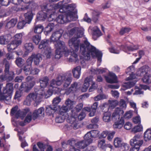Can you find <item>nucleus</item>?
<instances>
[{
    "label": "nucleus",
    "mask_w": 151,
    "mask_h": 151,
    "mask_svg": "<svg viewBox=\"0 0 151 151\" xmlns=\"http://www.w3.org/2000/svg\"><path fill=\"white\" fill-rule=\"evenodd\" d=\"M43 27L41 24L35 25L34 27V31L35 33L40 34L43 31Z\"/></svg>",
    "instance_id": "nucleus-30"
},
{
    "label": "nucleus",
    "mask_w": 151,
    "mask_h": 151,
    "mask_svg": "<svg viewBox=\"0 0 151 151\" xmlns=\"http://www.w3.org/2000/svg\"><path fill=\"white\" fill-rule=\"evenodd\" d=\"M150 76L149 74L145 75L142 79L143 82L146 83H149L150 81Z\"/></svg>",
    "instance_id": "nucleus-61"
},
{
    "label": "nucleus",
    "mask_w": 151,
    "mask_h": 151,
    "mask_svg": "<svg viewBox=\"0 0 151 151\" xmlns=\"http://www.w3.org/2000/svg\"><path fill=\"white\" fill-rule=\"evenodd\" d=\"M63 33V31L59 30L54 32L50 37V41L54 43L58 41L59 39L61 37Z\"/></svg>",
    "instance_id": "nucleus-16"
},
{
    "label": "nucleus",
    "mask_w": 151,
    "mask_h": 151,
    "mask_svg": "<svg viewBox=\"0 0 151 151\" xmlns=\"http://www.w3.org/2000/svg\"><path fill=\"white\" fill-rule=\"evenodd\" d=\"M90 132L93 138H95L99 136V131L98 130H93Z\"/></svg>",
    "instance_id": "nucleus-52"
},
{
    "label": "nucleus",
    "mask_w": 151,
    "mask_h": 151,
    "mask_svg": "<svg viewBox=\"0 0 151 151\" xmlns=\"http://www.w3.org/2000/svg\"><path fill=\"white\" fill-rule=\"evenodd\" d=\"M44 114V109L41 107L37 110H36L33 113L32 119L35 120L39 116H43Z\"/></svg>",
    "instance_id": "nucleus-19"
},
{
    "label": "nucleus",
    "mask_w": 151,
    "mask_h": 151,
    "mask_svg": "<svg viewBox=\"0 0 151 151\" xmlns=\"http://www.w3.org/2000/svg\"><path fill=\"white\" fill-rule=\"evenodd\" d=\"M106 98V96L104 95H99L94 98V99L96 101H98L101 100L102 99Z\"/></svg>",
    "instance_id": "nucleus-64"
},
{
    "label": "nucleus",
    "mask_w": 151,
    "mask_h": 151,
    "mask_svg": "<svg viewBox=\"0 0 151 151\" xmlns=\"http://www.w3.org/2000/svg\"><path fill=\"white\" fill-rule=\"evenodd\" d=\"M122 139L119 137H117L115 138L114 140V145L116 147H121L122 144Z\"/></svg>",
    "instance_id": "nucleus-37"
},
{
    "label": "nucleus",
    "mask_w": 151,
    "mask_h": 151,
    "mask_svg": "<svg viewBox=\"0 0 151 151\" xmlns=\"http://www.w3.org/2000/svg\"><path fill=\"white\" fill-rule=\"evenodd\" d=\"M100 13L98 11H94L92 13V20L95 22H97Z\"/></svg>",
    "instance_id": "nucleus-40"
},
{
    "label": "nucleus",
    "mask_w": 151,
    "mask_h": 151,
    "mask_svg": "<svg viewBox=\"0 0 151 151\" xmlns=\"http://www.w3.org/2000/svg\"><path fill=\"white\" fill-rule=\"evenodd\" d=\"M56 80L52 79L50 82V86L52 88H56L57 86L63 84L65 88H67L70 84L72 80V74L70 73L59 75L56 78Z\"/></svg>",
    "instance_id": "nucleus-3"
},
{
    "label": "nucleus",
    "mask_w": 151,
    "mask_h": 151,
    "mask_svg": "<svg viewBox=\"0 0 151 151\" xmlns=\"http://www.w3.org/2000/svg\"><path fill=\"white\" fill-rule=\"evenodd\" d=\"M83 29L81 28L75 27L71 29L70 31V35L74 34L77 37H72L70 39L68 42L69 47L73 50V51L71 52V57L69 58V61L72 62L74 60L77 61L78 59L77 55L74 51H78L79 50L80 43L79 38L82 37L83 35Z\"/></svg>",
    "instance_id": "nucleus-1"
},
{
    "label": "nucleus",
    "mask_w": 151,
    "mask_h": 151,
    "mask_svg": "<svg viewBox=\"0 0 151 151\" xmlns=\"http://www.w3.org/2000/svg\"><path fill=\"white\" fill-rule=\"evenodd\" d=\"M89 144H88L87 142L84 140L77 142L76 147L80 149H83Z\"/></svg>",
    "instance_id": "nucleus-34"
},
{
    "label": "nucleus",
    "mask_w": 151,
    "mask_h": 151,
    "mask_svg": "<svg viewBox=\"0 0 151 151\" xmlns=\"http://www.w3.org/2000/svg\"><path fill=\"white\" fill-rule=\"evenodd\" d=\"M143 142V140L141 139L140 135H136L130 141V145L131 146L135 147L139 149Z\"/></svg>",
    "instance_id": "nucleus-12"
},
{
    "label": "nucleus",
    "mask_w": 151,
    "mask_h": 151,
    "mask_svg": "<svg viewBox=\"0 0 151 151\" xmlns=\"http://www.w3.org/2000/svg\"><path fill=\"white\" fill-rule=\"evenodd\" d=\"M55 24L53 23H49L45 29L44 32L45 35H47L52 31L54 27Z\"/></svg>",
    "instance_id": "nucleus-28"
},
{
    "label": "nucleus",
    "mask_w": 151,
    "mask_h": 151,
    "mask_svg": "<svg viewBox=\"0 0 151 151\" xmlns=\"http://www.w3.org/2000/svg\"><path fill=\"white\" fill-rule=\"evenodd\" d=\"M34 77L32 76H29L26 78V82H22L20 86L21 88H23L24 91L27 92L33 87L35 81H33Z\"/></svg>",
    "instance_id": "nucleus-11"
},
{
    "label": "nucleus",
    "mask_w": 151,
    "mask_h": 151,
    "mask_svg": "<svg viewBox=\"0 0 151 151\" xmlns=\"http://www.w3.org/2000/svg\"><path fill=\"white\" fill-rule=\"evenodd\" d=\"M50 4L53 6V7L54 9L55 12V9L62 7L63 4V1H60L57 4H52L50 3Z\"/></svg>",
    "instance_id": "nucleus-59"
},
{
    "label": "nucleus",
    "mask_w": 151,
    "mask_h": 151,
    "mask_svg": "<svg viewBox=\"0 0 151 151\" xmlns=\"http://www.w3.org/2000/svg\"><path fill=\"white\" fill-rule=\"evenodd\" d=\"M81 67L80 66H78L73 70V74L75 78H79L81 73Z\"/></svg>",
    "instance_id": "nucleus-25"
},
{
    "label": "nucleus",
    "mask_w": 151,
    "mask_h": 151,
    "mask_svg": "<svg viewBox=\"0 0 151 151\" xmlns=\"http://www.w3.org/2000/svg\"><path fill=\"white\" fill-rule=\"evenodd\" d=\"M22 35L21 33L16 34L14 36V40L13 41L14 43H16L17 45H19L22 42L21 39Z\"/></svg>",
    "instance_id": "nucleus-26"
},
{
    "label": "nucleus",
    "mask_w": 151,
    "mask_h": 151,
    "mask_svg": "<svg viewBox=\"0 0 151 151\" xmlns=\"http://www.w3.org/2000/svg\"><path fill=\"white\" fill-rule=\"evenodd\" d=\"M13 84L12 83L6 84V86L3 88V94H0L1 101H4L7 104L10 102L13 92Z\"/></svg>",
    "instance_id": "nucleus-6"
},
{
    "label": "nucleus",
    "mask_w": 151,
    "mask_h": 151,
    "mask_svg": "<svg viewBox=\"0 0 151 151\" xmlns=\"http://www.w3.org/2000/svg\"><path fill=\"white\" fill-rule=\"evenodd\" d=\"M131 30L130 28L123 27L120 29L119 34L121 35H123L125 33H128Z\"/></svg>",
    "instance_id": "nucleus-50"
},
{
    "label": "nucleus",
    "mask_w": 151,
    "mask_h": 151,
    "mask_svg": "<svg viewBox=\"0 0 151 151\" xmlns=\"http://www.w3.org/2000/svg\"><path fill=\"white\" fill-rule=\"evenodd\" d=\"M73 13L69 12L59 15L56 20L58 23L63 24L73 20Z\"/></svg>",
    "instance_id": "nucleus-10"
},
{
    "label": "nucleus",
    "mask_w": 151,
    "mask_h": 151,
    "mask_svg": "<svg viewBox=\"0 0 151 151\" xmlns=\"http://www.w3.org/2000/svg\"><path fill=\"white\" fill-rule=\"evenodd\" d=\"M26 22L24 20H23L21 22H18L17 27L19 29H22L25 25Z\"/></svg>",
    "instance_id": "nucleus-63"
},
{
    "label": "nucleus",
    "mask_w": 151,
    "mask_h": 151,
    "mask_svg": "<svg viewBox=\"0 0 151 151\" xmlns=\"http://www.w3.org/2000/svg\"><path fill=\"white\" fill-rule=\"evenodd\" d=\"M57 107L55 106H47L46 108V112L48 115H50L53 113L55 110H57Z\"/></svg>",
    "instance_id": "nucleus-29"
},
{
    "label": "nucleus",
    "mask_w": 151,
    "mask_h": 151,
    "mask_svg": "<svg viewBox=\"0 0 151 151\" xmlns=\"http://www.w3.org/2000/svg\"><path fill=\"white\" fill-rule=\"evenodd\" d=\"M136 83V81H132L125 83L123 85V87L126 89H128L133 86Z\"/></svg>",
    "instance_id": "nucleus-42"
},
{
    "label": "nucleus",
    "mask_w": 151,
    "mask_h": 151,
    "mask_svg": "<svg viewBox=\"0 0 151 151\" xmlns=\"http://www.w3.org/2000/svg\"><path fill=\"white\" fill-rule=\"evenodd\" d=\"M41 36L38 35L33 36L32 38V41L36 45H37L41 40Z\"/></svg>",
    "instance_id": "nucleus-46"
},
{
    "label": "nucleus",
    "mask_w": 151,
    "mask_h": 151,
    "mask_svg": "<svg viewBox=\"0 0 151 151\" xmlns=\"http://www.w3.org/2000/svg\"><path fill=\"white\" fill-rule=\"evenodd\" d=\"M121 149L122 151H125L128 150L129 148V146L128 144L126 143H123L121 147Z\"/></svg>",
    "instance_id": "nucleus-60"
},
{
    "label": "nucleus",
    "mask_w": 151,
    "mask_h": 151,
    "mask_svg": "<svg viewBox=\"0 0 151 151\" xmlns=\"http://www.w3.org/2000/svg\"><path fill=\"white\" fill-rule=\"evenodd\" d=\"M41 11L37 14V19L39 20L44 21L48 17L49 19L55 13L53 6L50 3L41 6Z\"/></svg>",
    "instance_id": "nucleus-4"
},
{
    "label": "nucleus",
    "mask_w": 151,
    "mask_h": 151,
    "mask_svg": "<svg viewBox=\"0 0 151 151\" xmlns=\"http://www.w3.org/2000/svg\"><path fill=\"white\" fill-rule=\"evenodd\" d=\"M49 40L44 39L42 40L39 45V48L43 51V54L47 58H50L52 55V50L49 46Z\"/></svg>",
    "instance_id": "nucleus-9"
},
{
    "label": "nucleus",
    "mask_w": 151,
    "mask_h": 151,
    "mask_svg": "<svg viewBox=\"0 0 151 151\" xmlns=\"http://www.w3.org/2000/svg\"><path fill=\"white\" fill-rule=\"evenodd\" d=\"M109 102L110 104V106L114 108L118 104V102L117 100H109Z\"/></svg>",
    "instance_id": "nucleus-56"
},
{
    "label": "nucleus",
    "mask_w": 151,
    "mask_h": 151,
    "mask_svg": "<svg viewBox=\"0 0 151 151\" xmlns=\"http://www.w3.org/2000/svg\"><path fill=\"white\" fill-rule=\"evenodd\" d=\"M42 59L41 54H35L34 53H33L31 56L27 59V61H30L32 62V61H33L35 65H38Z\"/></svg>",
    "instance_id": "nucleus-15"
},
{
    "label": "nucleus",
    "mask_w": 151,
    "mask_h": 151,
    "mask_svg": "<svg viewBox=\"0 0 151 151\" xmlns=\"http://www.w3.org/2000/svg\"><path fill=\"white\" fill-rule=\"evenodd\" d=\"M132 111H129L127 112L124 116V117L125 119H129L131 118L132 116Z\"/></svg>",
    "instance_id": "nucleus-62"
},
{
    "label": "nucleus",
    "mask_w": 151,
    "mask_h": 151,
    "mask_svg": "<svg viewBox=\"0 0 151 151\" xmlns=\"http://www.w3.org/2000/svg\"><path fill=\"white\" fill-rule=\"evenodd\" d=\"M80 51L85 60H89L91 55L93 57H97L99 61L101 62V61L102 54L101 52L91 45L87 40L84 41L83 43L80 45Z\"/></svg>",
    "instance_id": "nucleus-2"
},
{
    "label": "nucleus",
    "mask_w": 151,
    "mask_h": 151,
    "mask_svg": "<svg viewBox=\"0 0 151 151\" xmlns=\"http://www.w3.org/2000/svg\"><path fill=\"white\" fill-rule=\"evenodd\" d=\"M124 124V119L121 118L119 121L115 122L113 125V128L114 129H120L122 127Z\"/></svg>",
    "instance_id": "nucleus-24"
},
{
    "label": "nucleus",
    "mask_w": 151,
    "mask_h": 151,
    "mask_svg": "<svg viewBox=\"0 0 151 151\" xmlns=\"http://www.w3.org/2000/svg\"><path fill=\"white\" fill-rule=\"evenodd\" d=\"M25 21L26 23L30 24L33 18V14L31 11H29L24 14Z\"/></svg>",
    "instance_id": "nucleus-23"
},
{
    "label": "nucleus",
    "mask_w": 151,
    "mask_h": 151,
    "mask_svg": "<svg viewBox=\"0 0 151 151\" xmlns=\"http://www.w3.org/2000/svg\"><path fill=\"white\" fill-rule=\"evenodd\" d=\"M92 81V79L91 78L87 77L85 79L81 89V91L82 92H85L87 91Z\"/></svg>",
    "instance_id": "nucleus-20"
},
{
    "label": "nucleus",
    "mask_w": 151,
    "mask_h": 151,
    "mask_svg": "<svg viewBox=\"0 0 151 151\" xmlns=\"http://www.w3.org/2000/svg\"><path fill=\"white\" fill-rule=\"evenodd\" d=\"M91 71L94 74H97V73H102L104 72H105V71L104 69H93L91 70Z\"/></svg>",
    "instance_id": "nucleus-58"
},
{
    "label": "nucleus",
    "mask_w": 151,
    "mask_h": 151,
    "mask_svg": "<svg viewBox=\"0 0 151 151\" xmlns=\"http://www.w3.org/2000/svg\"><path fill=\"white\" fill-rule=\"evenodd\" d=\"M111 114L109 112H106L103 114V121L105 122H109L111 121Z\"/></svg>",
    "instance_id": "nucleus-32"
},
{
    "label": "nucleus",
    "mask_w": 151,
    "mask_h": 151,
    "mask_svg": "<svg viewBox=\"0 0 151 151\" xmlns=\"http://www.w3.org/2000/svg\"><path fill=\"white\" fill-rule=\"evenodd\" d=\"M18 107L17 106L13 108L11 110V114L12 116L14 115L15 117L17 119L20 117L22 119H23L26 116V112L20 110H18Z\"/></svg>",
    "instance_id": "nucleus-13"
},
{
    "label": "nucleus",
    "mask_w": 151,
    "mask_h": 151,
    "mask_svg": "<svg viewBox=\"0 0 151 151\" xmlns=\"http://www.w3.org/2000/svg\"><path fill=\"white\" fill-rule=\"evenodd\" d=\"M49 79L47 76H44L39 79V82L40 83V86L41 88L39 87H38L39 89H42L43 91L44 90V88H45L48 85Z\"/></svg>",
    "instance_id": "nucleus-17"
},
{
    "label": "nucleus",
    "mask_w": 151,
    "mask_h": 151,
    "mask_svg": "<svg viewBox=\"0 0 151 151\" xmlns=\"http://www.w3.org/2000/svg\"><path fill=\"white\" fill-rule=\"evenodd\" d=\"M75 104L74 101L68 99L65 101L66 106L69 109H71L73 107V105Z\"/></svg>",
    "instance_id": "nucleus-45"
},
{
    "label": "nucleus",
    "mask_w": 151,
    "mask_h": 151,
    "mask_svg": "<svg viewBox=\"0 0 151 151\" xmlns=\"http://www.w3.org/2000/svg\"><path fill=\"white\" fill-rule=\"evenodd\" d=\"M120 47L124 51L127 50L129 51H133L136 49H133L132 46H128L126 45H121Z\"/></svg>",
    "instance_id": "nucleus-49"
},
{
    "label": "nucleus",
    "mask_w": 151,
    "mask_h": 151,
    "mask_svg": "<svg viewBox=\"0 0 151 151\" xmlns=\"http://www.w3.org/2000/svg\"><path fill=\"white\" fill-rule=\"evenodd\" d=\"M8 43V40L4 36H0V44L1 45L6 44Z\"/></svg>",
    "instance_id": "nucleus-57"
},
{
    "label": "nucleus",
    "mask_w": 151,
    "mask_h": 151,
    "mask_svg": "<svg viewBox=\"0 0 151 151\" xmlns=\"http://www.w3.org/2000/svg\"><path fill=\"white\" fill-rule=\"evenodd\" d=\"M55 47L56 48L55 58L59 59L62 56L64 52L65 53V56L69 52V51L65 46V43L63 41H59L54 43Z\"/></svg>",
    "instance_id": "nucleus-7"
},
{
    "label": "nucleus",
    "mask_w": 151,
    "mask_h": 151,
    "mask_svg": "<svg viewBox=\"0 0 151 151\" xmlns=\"http://www.w3.org/2000/svg\"><path fill=\"white\" fill-rule=\"evenodd\" d=\"M38 88L35 87V93H30L27 96L29 97V99L31 101L34 100L36 102H39L42 96H44L45 98H47L52 94V91L50 89H48L45 93L42 89H39Z\"/></svg>",
    "instance_id": "nucleus-5"
},
{
    "label": "nucleus",
    "mask_w": 151,
    "mask_h": 151,
    "mask_svg": "<svg viewBox=\"0 0 151 151\" xmlns=\"http://www.w3.org/2000/svg\"><path fill=\"white\" fill-rule=\"evenodd\" d=\"M134 70V67L132 66L129 67L126 70V72L127 74H129L130 75V76L126 78V80L129 81L130 80L135 78V76L133 77V73Z\"/></svg>",
    "instance_id": "nucleus-21"
},
{
    "label": "nucleus",
    "mask_w": 151,
    "mask_h": 151,
    "mask_svg": "<svg viewBox=\"0 0 151 151\" xmlns=\"http://www.w3.org/2000/svg\"><path fill=\"white\" fill-rule=\"evenodd\" d=\"M144 138L145 141H148L151 139V128L147 129L144 133Z\"/></svg>",
    "instance_id": "nucleus-27"
},
{
    "label": "nucleus",
    "mask_w": 151,
    "mask_h": 151,
    "mask_svg": "<svg viewBox=\"0 0 151 151\" xmlns=\"http://www.w3.org/2000/svg\"><path fill=\"white\" fill-rule=\"evenodd\" d=\"M24 47L28 52H32L34 48V46L32 43H26L24 45Z\"/></svg>",
    "instance_id": "nucleus-35"
},
{
    "label": "nucleus",
    "mask_w": 151,
    "mask_h": 151,
    "mask_svg": "<svg viewBox=\"0 0 151 151\" xmlns=\"http://www.w3.org/2000/svg\"><path fill=\"white\" fill-rule=\"evenodd\" d=\"M27 63H27L26 65H25L23 68V70L25 72H29V71L31 70V64L32 62L31 61H27Z\"/></svg>",
    "instance_id": "nucleus-43"
},
{
    "label": "nucleus",
    "mask_w": 151,
    "mask_h": 151,
    "mask_svg": "<svg viewBox=\"0 0 151 151\" xmlns=\"http://www.w3.org/2000/svg\"><path fill=\"white\" fill-rule=\"evenodd\" d=\"M119 111L120 110L118 108H116L115 109L112 115V118L113 120H117L118 119H119Z\"/></svg>",
    "instance_id": "nucleus-38"
},
{
    "label": "nucleus",
    "mask_w": 151,
    "mask_h": 151,
    "mask_svg": "<svg viewBox=\"0 0 151 151\" xmlns=\"http://www.w3.org/2000/svg\"><path fill=\"white\" fill-rule=\"evenodd\" d=\"M150 68L148 66H144L141 67L137 72L139 76H142L147 75L150 73Z\"/></svg>",
    "instance_id": "nucleus-18"
},
{
    "label": "nucleus",
    "mask_w": 151,
    "mask_h": 151,
    "mask_svg": "<svg viewBox=\"0 0 151 151\" xmlns=\"http://www.w3.org/2000/svg\"><path fill=\"white\" fill-rule=\"evenodd\" d=\"M19 45L16 43H14L13 41H12L10 44L7 45V48L8 51L11 52L14 50Z\"/></svg>",
    "instance_id": "nucleus-39"
},
{
    "label": "nucleus",
    "mask_w": 151,
    "mask_h": 151,
    "mask_svg": "<svg viewBox=\"0 0 151 151\" xmlns=\"http://www.w3.org/2000/svg\"><path fill=\"white\" fill-rule=\"evenodd\" d=\"M17 21V19L16 18L11 19L6 24V27L8 28H10L14 27Z\"/></svg>",
    "instance_id": "nucleus-31"
},
{
    "label": "nucleus",
    "mask_w": 151,
    "mask_h": 151,
    "mask_svg": "<svg viewBox=\"0 0 151 151\" xmlns=\"http://www.w3.org/2000/svg\"><path fill=\"white\" fill-rule=\"evenodd\" d=\"M65 119V117L64 115L56 117L55 121L57 123H61L64 122Z\"/></svg>",
    "instance_id": "nucleus-55"
},
{
    "label": "nucleus",
    "mask_w": 151,
    "mask_h": 151,
    "mask_svg": "<svg viewBox=\"0 0 151 151\" xmlns=\"http://www.w3.org/2000/svg\"><path fill=\"white\" fill-rule=\"evenodd\" d=\"M77 144L76 140L73 139H72L68 140L67 142H63L62 143V146L64 148L66 145H70V151H80V150L76 149L75 147H76Z\"/></svg>",
    "instance_id": "nucleus-14"
},
{
    "label": "nucleus",
    "mask_w": 151,
    "mask_h": 151,
    "mask_svg": "<svg viewBox=\"0 0 151 151\" xmlns=\"http://www.w3.org/2000/svg\"><path fill=\"white\" fill-rule=\"evenodd\" d=\"M106 145V141L104 139L99 140L98 141V147L100 148L104 149Z\"/></svg>",
    "instance_id": "nucleus-47"
},
{
    "label": "nucleus",
    "mask_w": 151,
    "mask_h": 151,
    "mask_svg": "<svg viewBox=\"0 0 151 151\" xmlns=\"http://www.w3.org/2000/svg\"><path fill=\"white\" fill-rule=\"evenodd\" d=\"M3 63L5 65L4 71L5 75L1 76V78L3 81H6L7 82L11 81L14 78V73L12 71H9L11 63L8 61L6 59H4L3 60Z\"/></svg>",
    "instance_id": "nucleus-8"
},
{
    "label": "nucleus",
    "mask_w": 151,
    "mask_h": 151,
    "mask_svg": "<svg viewBox=\"0 0 151 151\" xmlns=\"http://www.w3.org/2000/svg\"><path fill=\"white\" fill-rule=\"evenodd\" d=\"M75 5L73 4H69L67 7V9L68 10L66 12H71L73 13V17L74 16V13L72 11L74 10L76 8Z\"/></svg>",
    "instance_id": "nucleus-51"
},
{
    "label": "nucleus",
    "mask_w": 151,
    "mask_h": 151,
    "mask_svg": "<svg viewBox=\"0 0 151 151\" xmlns=\"http://www.w3.org/2000/svg\"><path fill=\"white\" fill-rule=\"evenodd\" d=\"M143 130V127L141 124L138 125L133 128L132 129V132L134 133L139 132L142 131Z\"/></svg>",
    "instance_id": "nucleus-44"
},
{
    "label": "nucleus",
    "mask_w": 151,
    "mask_h": 151,
    "mask_svg": "<svg viewBox=\"0 0 151 151\" xmlns=\"http://www.w3.org/2000/svg\"><path fill=\"white\" fill-rule=\"evenodd\" d=\"M23 90L24 91L23 88H21L20 87V90L16 91L15 94L14 99H16L20 98L22 95V91Z\"/></svg>",
    "instance_id": "nucleus-54"
},
{
    "label": "nucleus",
    "mask_w": 151,
    "mask_h": 151,
    "mask_svg": "<svg viewBox=\"0 0 151 151\" xmlns=\"http://www.w3.org/2000/svg\"><path fill=\"white\" fill-rule=\"evenodd\" d=\"M84 139L85 140L88 142V144H90L93 141L92 138L93 137L91 135L90 132H88L84 136Z\"/></svg>",
    "instance_id": "nucleus-36"
},
{
    "label": "nucleus",
    "mask_w": 151,
    "mask_h": 151,
    "mask_svg": "<svg viewBox=\"0 0 151 151\" xmlns=\"http://www.w3.org/2000/svg\"><path fill=\"white\" fill-rule=\"evenodd\" d=\"M110 78L106 77V80L107 82L109 83H116L117 82V77L115 74H110Z\"/></svg>",
    "instance_id": "nucleus-22"
},
{
    "label": "nucleus",
    "mask_w": 151,
    "mask_h": 151,
    "mask_svg": "<svg viewBox=\"0 0 151 151\" xmlns=\"http://www.w3.org/2000/svg\"><path fill=\"white\" fill-rule=\"evenodd\" d=\"M29 9V6L28 4H23L21 6V7L20 8H17L16 11L17 12L18 11H24L28 9Z\"/></svg>",
    "instance_id": "nucleus-48"
},
{
    "label": "nucleus",
    "mask_w": 151,
    "mask_h": 151,
    "mask_svg": "<svg viewBox=\"0 0 151 151\" xmlns=\"http://www.w3.org/2000/svg\"><path fill=\"white\" fill-rule=\"evenodd\" d=\"M93 31V37L95 36L99 37L101 35V32L100 30L97 27H95L92 29Z\"/></svg>",
    "instance_id": "nucleus-33"
},
{
    "label": "nucleus",
    "mask_w": 151,
    "mask_h": 151,
    "mask_svg": "<svg viewBox=\"0 0 151 151\" xmlns=\"http://www.w3.org/2000/svg\"><path fill=\"white\" fill-rule=\"evenodd\" d=\"M15 62L17 66L20 67H22L25 63L24 60L19 57L16 58Z\"/></svg>",
    "instance_id": "nucleus-41"
},
{
    "label": "nucleus",
    "mask_w": 151,
    "mask_h": 151,
    "mask_svg": "<svg viewBox=\"0 0 151 151\" xmlns=\"http://www.w3.org/2000/svg\"><path fill=\"white\" fill-rule=\"evenodd\" d=\"M61 101V99L59 97H56L52 101L53 106L56 107L57 105Z\"/></svg>",
    "instance_id": "nucleus-53"
}]
</instances>
